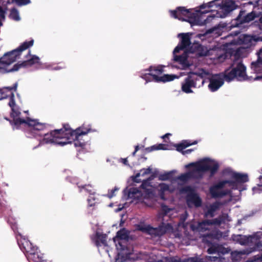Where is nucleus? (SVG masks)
I'll use <instances>...</instances> for the list:
<instances>
[{
	"label": "nucleus",
	"instance_id": "603ef678",
	"mask_svg": "<svg viewBox=\"0 0 262 262\" xmlns=\"http://www.w3.org/2000/svg\"><path fill=\"white\" fill-rule=\"evenodd\" d=\"M185 49L184 48H182V46L179 43L178 45L174 48L173 50V54L174 55H176L175 54L177 53H179L180 51Z\"/></svg>",
	"mask_w": 262,
	"mask_h": 262
},
{
	"label": "nucleus",
	"instance_id": "20e7f679",
	"mask_svg": "<svg viewBox=\"0 0 262 262\" xmlns=\"http://www.w3.org/2000/svg\"><path fill=\"white\" fill-rule=\"evenodd\" d=\"M34 44V40L26 41L20 45L17 49L5 53L3 57L0 58V63L5 65H9L19 58L21 53L32 46Z\"/></svg>",
	"mask_w": 262,
	"mask_h": 262
},
{
	"label": "nucleus",
	"instance_id": "dca6fc26",
	"mask_svg": "<svg viewBox=\"0 0 262 262\" xmlns=\"http://www.w3.org/2000/svg\"><path fill=\"white\" fill-rule=\"evenodd\" d=\"M129 232L125 229H121L117 232L116 236L113 238L118 249L124 250L125 246L122 244L121 240H128Z\"/></svg>",
	"mask_w": 262,
	"mask_h": 262
},
{
	"label": "nucleus",
	"instance_id": "a18cd8bd",
	"mask_svg": "<svg viewBox=\"0 0 262 262\" xmlns=\"http://www.w3.org/2000/svg\"><path fill=\"white\" fill-rule=\"evenodd\" d=\"M141 77L143 79L145 80L147 82L153 80L152 75H151L150 73L143 74L142 75H141Z\"/></svg>",
	"mask_w": 262,
	"mask_h": 262
},
{
	"label": "nucleus",
	"instance_id": "412c9836",
	"mask_svg": "<svg viewBox=\"0 0 262 262\" xmlns=\"http://www.w3.org/2000/svg\"><path fill=\"white\" fill-rule=\"evenodd\" d=\"M17 243L20 250L25 254L27 253L34 246L32 243H31L29 240L25 238L18 240Z\"/></svg>",
	"mask_w": 262,
	"mask_h": 262
},
{
	"label": "nucleus",
	"instance_id": "393cba45",
	"mask_svg": "<svg viewBox=\"0 0 262 262\" xmlns=\"http://www.w3.org/2000/svg\"><path fill=\"white\" fill-rule=\"evenodd\" d=\"M222 204L220 202H215L211 204L207 211L205 213V216L213 217L214 216V212L220 208Z\"/></svg>",
	"mask_w": 262,
	"mask_h": 262
},
{
	"label": "nucleus",
	"instance_id": "473e14b6",
	"mask_svg": "<svg viewBox=\"0 0 262 262\" xmlns=\"http://www.w3.org/2000/svg\"><path fill=\"white\" fill-rule=\"evenodd\" d=\"M9 17L16 21L20 20L18 11L15 8L11 9L9 14Z\"/></svg>",
	"mask_w": 262,
	"mask_h": 262
},
{
	"label": "nucleus",
	"instance_id": "f704fd0d",
	"mask_svg": "<svg viewBox=\"0 0 262 262\" xmlns=\"http://www.w3.org/2000/svg\"><path fill=\"white\" fill-rule=\"evenodd\" d=\"M261 52H262L261 49H260L259 52L257 53L258 58L257 60L255 62H252V66L255 68H259L260 67L259 65L262 64V58L260 57Z\"/></svg>",
	"mask_w": 262,
	"mask_h": 262
},
{
	"label": "nucleus",
	"instance_id": "f8f14e48",
	"mask_svg": "<svg viewBox=\"0 0 262 262\" xmlns=\"http://www.w3.org/2000/svg\"><path fill=\"white\" fill-rule=\"evenodd\" d=\"M193 166L194 168L187 172L182 173L179 176L178 179L180 181L186 182L191 179L201 178L202 174L199 173V171L196 170V164L195 163H190L187 167Z\"/></svg>",
	"mask_w": 262,
	"mask_h": 262
},
{
	"label": "nucleus",
	"instance_id": "b1692460",
	"mask_svg": "<svg viewBox=\"0 0 262 262\" xmlns=\"http://www.w3.org/2000/svg\"><path fill=\"white\" fill-rule=\"evenodd\" d=\"M107 235L106 234H101L99 233H97L96 234V237L95 239V245L99 247L101 246H104L105 247L107 246Z\"/></svg>",
	"mask_w": 262,
	"mask_h": 262
},
{
	"label": "nucleus",
	"instance_id": "c03bdc74",
	"mask_svg": "<svg viewBox=\"0 0 262 262\" xmlns=\"http://www.w3.org/2000/svg\"><path fill=\"white\" fill-rule=\"evenodd\" d=\"M186 262H206L203 258L191 257L186 259Z\"/></svg>",
	"mask_w": 262,
	"mask_h": 262
},
{
	"label": "nucleus",
	"instance_id": "c756f323",
	"mask_svg": "<svg viewBox=\"0 0 262 262\" xmlns=\"http://www.w3.org/2000/svg\"><path fill=\"white\" fill-rule=\"evenodd\" d=\"M159 194L162 199L164 200L165 192L169 190V186L165 183H161L159 185Z\"/></svg>",
	"mask_w": 262,
	"mask_h": 262
},
{
	"label": "nucleus",
	"instance_id": "1a4fd4ad",
	"mask_svg": "<svg viewBox=\"0 0 262 262\" xmlns=\"http://www.w3.org/2000/svg\"><path fill=\"white\" fill-rule=\"evenodd\" d=\"M15 125L17 126V129L22 124H26L29 127H31V131L34 135H38L40 133L45 132L46 125L45 124L40 123L36 120H32L30 118L27 119L18 118L14 120Z\"/></svg>",
	"mask_w": 262,
	"mask_h": 262
},
{
	"label": "nucleus",
	"instance_id": "de8ad7c7",
	"mask_svg": "<svg viewBox=\"0 0 262 262\" xmlns=\"http://www.w3.org/2000/svg\"><path fill=\"white\" fill-rule=\"evenodd\" d=\"M148 187H150L149 180H148V179L146 180H144L142 182V184L140 186V188L142 189L147 188Z\"/></svg>",
	"mask_w": 262,
	"mask_h": 262
},
{
	"label": "nucleus",
	"instance_id": "f03ea898",
	"mask_svg": "<svg viewBox=\"0 0 262 262\" xmlns=\"http://www.w3.org/2000/svg\"><path fill=\"white\" fill-rule=\"evenodd\" d=\"M201 72H189L181 83V90L186 94L193 93V89L202 86L205 82L204 78L207 73L202 70Z\"/></svg>",
	"mask_w": 262,
	"mask_h": 262
},
{
	"label": "nucleus",
	"instance_id": "8fccbe9b",
	"mask_svg": "<svg viewBox=\"0 0 262 262\" xmlns=\"http://www.w3.org/2000/svg\"><path fill=\"white\" fill-rule=\"evenodd\" d=\"M161 210L164 215H166L170 210V209L166 205H161Z\"/></svg>",
	"mask_w": 262,
	"mask_h": 262
},
{
	"label": "nucleus",
	"instance_id": "39448f33",
	"mask_svg": "<svg viewBox=\"0 0 262 262\" xmlns=\"http://www.w3.org/2000/svg\"><path fill=\"white\" fill-rule=\"evenodd\" d=\"M233 240L241 245L253 246L250 252L256 251L262 248V241L256 233L246 236L241 234L233 235Z\"/></svg>",
	"mask_w": 262,
	"mask_h": 262
},
{
	"label": "nucleus",
	"instance_id": "0e129e2a",
	"mask_svg": "<svg viewBox=\"0 0 262 262\" xmlns=\"http://www.w3.org/2000/svg\"><path fill=\"white\" fill-rule=\"evenodd\" d=\"M122 161L124 165H128V161H127V158L122 159Z\"/></svg>",
	"mask_w": 262,
	"mask_h": 262
},
{
	"label": "nucleus",
	"instance_id": "aec40b11",
	"mask_svg": "<svg viewBox=\"0 0 262 262\" xmlns=\"http://www.w3.org/2000/svg\"><path fill=\"white\" fill-rule=\"evenodd\" d=\"M228 217V215L226 214H223L220 215L218 217L213 219L212 220H206L202 222L203 225H217L220 226L222 223H224L226 219Z\"/></svg>",
	"mask_w": 262,
	"mask_h": 262
},
{
	"label": "nucleus",
	"instance_id": "680f3d73",
	"mask_svg": "<svg viewBox=\"0 0 262 262\" xmlns=\"http://www.w3.org/2000/svg\"><path fill=\"white\" fill-rule=\"evenodd\" d=\"M193 150V149H187V150L182 151V154L183 155L188 154L191 153Z\"/></svg>",
	"mask_w": 262,
	"mask_h": 262
},
{
	"label": "nucleus",
	"instance_id": "0eeeda50",
	"mask_svg": "<svg viewBox=\"0 0 262 262\" xmlns=\"http://www.w3.org/2000/svg\"><path fill=\"white\" fill-rule=\"evenodd\" d=\"M138 230L145 232L152 236H161L164 235L168 230L172 228L169 224L162 223L158 227L154 228L150 225H143L138 224L136 225Z\"/></svg>",
	"mask_w": 262,
	"mask_h": 262
},
{
	"label": "nucleus",
	"instance_id": "37998d69",
	"mask_svg": "<svg viewBox=\"0 0 262 262\" xmlns=\"http://www.w3.org/2000/svg\"><path fill=\"white\" fill-rule=\"evenodd\" d=\"M203 224L202 223H199L198 225H195L193 224H191L190 225V229L192 231H199L200 230V227L203 225Z\"/></svg>",
	"mask_w": 262,
	"mask_h": 262
},
{
	"label": "nucleus",
	"instance_id": "5fc2aeb1",
	"mask_svg": "<svg viewBox=\"0 0 262 262\" xmlns=\"http://www.w3.org/2000/svg\"><path fill=\"white\" fill-rule=\"evenodd\" d=\"M5 11L3 10L2 7L0 6V18L4 19L5 18Z\"/></svg>",
	"mask_w": 262,
	"mask_h": 262
},
{
	"label": "nucleus",
	"instance_id": "9d476101",
	"mask_svg": "<svg viewBox=\"0 0 262 262\" xmlns=\"http://www.w3.org/2000/svg\"><path fill=\"white\" fill-rule=\"evenodd\" d=\"M181 192L187 194L186 202L188 205L192 204L195 207L201 206L202 204V199L192 187L190 186H185L182 188Z\"/></svg>",
	"mask_w": 262,
	"mask_h": 262
},
{
	"label": "nucleus",
	"instance_id": "4d7b16f0",
	"mask_svg": "<svg viewBox=\"0 0 262 262\" xmlns=\"http://www.w3.org/2000/svg\"><path fill=\"white\" fill-rule=\"evenodd\" d=\"M17 87V83L16 82L14 84L13 86H8L6 87V89L9 90V91L14 90L15 91H16Z\"/></svg>",
	"mask_w": 262,
	"mask_h": 262
},
{
	"label": "nucleus",
	"instance_id": "3c124183",
	"mask_svg": "<svg viewBox=\"0 0 262 262\" xmlns=\"http://www.w3.org/2000/svg\"><path fill=\"white\" fill-rule=\"evenodd\" d=\"M14 94L12 93L10 100L9 102V105L11 107V109H12V108H14V106L15 105V100L14 99Z\"/></svg>",
	"mask_w": 262,
	"mask_h": 262
},
{
	"label": "nucleus",
	"instance_id": "7c9ffc66",
	"mask_svg": "<svg viewBox=\"0 0 262 262\" xmlns=\"http://www.w3.org/2000/svg\"><path fill=\"white\" fill-rule=\"evenodd\" d=\"M78 187L80 192H82L83 190H84L86 192L91 195H93L95 193L93 187L91 185L79 186Z\"/></svg>",
	"mask_w": 262,
	"mask_h": 262
},
{
	"label": "nucleus",
	"instance_id": "052dcab7",
	"mask_svg": "<svg viewBox=\"0 0 262 262\" xmlns=\"http://www.w3.org/2000/svg\"><path fill=\"white\" fill-rule=\"evenodd\" d=\"M206 258H207L208 260H209L211 261H215L219 258V257L217 256H208Z\"/></svg>",
	"mask_w": 262,
	"mask_h": 262
},
{
	"label": "nucleus",
	"instance_id": "6e6552de",
	"mask_svg": "<svg viewBox=\"0 0 262 262\" xmlns=\"http://www.w3.org/2000/svg\"><path fill=\"white\" fill-rule=\"evenodd\" d=\"M164 67L162 66H150L148 69L145 71H149L152 75V79L155 82H168L173 80L178 77L175 75L164 74L162 76H159L164 72Z\"/></svg>",
	"mask_w": 262,
	"mask_h": 262
},
{
	"label": "nucleus",
	"instance_id": "423d86ee",
	"mask_svg": "<svg viewBox=\"0 0 262 262\" xmlns=\"http://www.w3.org/2000/svg\"><path fill=\"white\" fill-rule=\"evenodd\" d=\"M234 64H232L230 67L232 68L231 70L229 71V69H227L225 72L224 78L227 82H230L234 78H236L238 80L245 79L246 67L241 62H238L235 67Z\"/></svg>",
	"mask_w": 262,
	"mask_h": 262
},
{
	"label": "nucleus",
	"instance_id": "864d4df0",
	"mask_svg": "<svg viewBox=\"0 0 262 262\" xmlns=\"http://www.w3.org/2000/svg\"><path fill=\"white\" fill-rule=\"evenodd\" d=\"M182 143H184L185 145H187V147L191 145H194L196 144L198 142L197 141H194L193 142L191 143L190 141L188 140H185L182 142Z\"/></svg>",
	"mask_w": 262,
	"mask_h": 262
},
{
	"label": "nucleus",
	"instance_id": "13d9d810",
	"mask_svg": "<svg viewBox=\"0 0 262 262\" xmlns=\"http://www.w3.org/2000/svg\"><path fill=\"white\" fill-rule=\"evenodd\" d=\"M169 262H186V259L182 261L180 258L177 259L174 257H172Z\"/></svg>",
	"mask_w": 262,
	"mask_h": 262
},
{
	"label": "nucleus",
	"instance_id": "2f4dec72",
	"mask_svg": "<svg viewBox=\"0 0 262 262\" xmlns=\"http://www.w3.org/2000/svg\"><path fill=\"white\" fill-rule=\"evenodd\" d=\"M151 172V169L150 167H148V168H143L140 170V172L139 173H137L134 178L133 179V180L134 182H139L137 180V178H139L140 176H144L147 174H149Z\"/></svg>",
	"mask_w": 262,
	"mask_h": 262
},
{
	"label": "nucleus",
	"instance_id": "79ce46f5",
	"mask_svg": "<svg viewBox=\"0 0 262 262\" xmlns=\"http://www.w3.org/2000/svg\"><path fill=\"white\" fill-rule=\"evenodd\" d=\"M39 251L38 248L37 246H34L33 248L29 251V252L25 254L26 257L27 259L29 258V256L30 255V254H34V253H35L36 252H38Z\"/></svg>",
	"mask_w": 262,
	"mask_h": 262
},
{
	"label": "nucleus",
	"instance_id": "2eb2a0df",
	"mask_svg": "<svg viewBox=\"0 0 262 262\" xmlns=\"http://www.w3.org/2000/svg\"><path fill=\"white\" fill-rule=\"evenodd\" d=\"M242 11H241L236 18L232 20L231 25L228 27L230 29L232 28L237 27L238 26L237 21L239 24H242L243 23H249L254 20L256 17L254 12H252L247 14L246 16H244L243 18L242 17Z\"/></svg>",
	"mask_w": 262,
	"mask_h": 262
},
{
	"label": "nucleus",
	"instance_id": "bb28decb",
	"mask_svg": "<svg viewBox=\"0 0 262 262\" xmlns=\"http://www.w3.org/2000/svg\"><path fill=\"white\" fill-rule=\"evenodd\" d=\"M231 178L238 183H244L248 181V177L247 174H242L233 172L231 175Z\"/></svg>",
	"mask_w": 262,
	"mask_h": 262
},
{
	"label": "nucleus",
	"instance_id": "9b49d317",
	"mask_svg": "<svg viewBox=\"0 0 262 262\" xmlns=\"http://www.w3.org/2000/svg\"><path fill=\"white\" fill-rule=\"evenodd\" d=\"M210 159L209 158H205L197 162L196 170L199 171V173L203 174L206 171H209L211 176H213L219 169V165L218 163H215L213 165L211 166L209 164Z\"/></svg>",
	"mask_w": 262,
	"mask_h": 262
},
{
	"label": "nucleus",
	"instance_id": "4c0bfd02",
	"mask_svg": "<svg viewBox=\"0 0 262 262\" xmlns=\"http://www.w3.org/2000/svg\"><path fill=\"white\" fill-rule=\"evenodd\" d=\"M221 248L219 246L212 245L208 249L207 252L209 254L219 253L220 252Z\"/></svg>",
	"mask_w": 262,
	"mask_h": 262
},
{
	"label": "nucleus",
	"instance_id": "4468645a",
	"mask_svg": "<svg viewBox=\"0 0 262 262\" xmlns=\"http://www.w3.org/2000/svg\"><path fill=\"white\" fill-rule=\"evenodd\" d=\"M224 187V183L222 181L211 186L209 189V191L212 198L215 199L221 198L227 195L228 194V191L221 190Z\"/></svg>",
	"mask_w": 262,
	"mask_h": 262
},
{
	"label": "nucleus",
	"instance_id": "5701e85b",
	"mask_svg": "<svg viewBox=\"0 0 262 262\" xmlns=\"http://www.w3.org/2000/svg\"><path fill=\"white\" fill-rule=\"evenodd\" d=\"M128 196L130 198L141 201L144 198L143 192L138 188L133 187L128 191Z\"/></svg>",
	"mask_w": 262,
	"mask_h": 262
},
{
	"label": "nucleus",
	"instance_id": "a19ab883",
	"mask_svg": "<svg viewBox=\"0 0 262 262\" xmlns=\"http://www.w3.org/2000/svg\"><path fill=\"white\" fill-rule=\"evenodd\" d=\"M222 182L224 183V186H225L226 184H229V186H231L232 187V188H236L237 183L235 180H224L222 181Z\"/></svg>",
	"mask_w": 262,
	"mask_h": 262
},
{
	"label": "nucleus",
	"instance_id": "ea45409f",
	"mask_svg": "<svg viewBox=\"0 0 262 262\" xmlns=\"http://www.w3.org/2000/svg\"><path fill=\"white\" fill-rule=\"evenodd\" d=\"M174 60L180 63H184L187 60L185 55H174Z\"/></svg>",
	"mask_w": 262,
	"mask_h": 262
},
{
	"label": "nucleus",
	"instance_id": "4be33fe9",
	"mask_svg": "<svg viewBox=\"0 0 262 262\" xmlns=\"http://www.w3.org/2000/svg\"><path fill=\"white\" fill-rule=\"evenodd\" d=\"M208 88L211 92L217 91L223 84L224 80L221 78L210 79Z\"/></svg>",
	"mask_w": 262,
	"mask_h": 262
},
{
	"label": "nucleus",
	"instance_id": "72a5a7b5",
	"mask_svg": "<svg viewBox=\"0 0 262 262\" xmlns=\"http://www.w3.org/2000/svg\"><path fill=\"white\" fill-rule=\"evenodd\" d=\"M172 171H169L163 174H161L159 176V180L161 181H166L170 180L172 177Z\"/></svg>",
	"mask_w": 262,
	"mask_h": 262
},
{
	"label": "nucleus",
	"instance_id": "338daca9",
	"mask_svg": "<svg viewBox=\"0 0 262 262\" xmlns=\"http://www.w3.org/2000/svg\"><path fill=\"white\" fill-rule=\"evenodd\" d=\"M238 34H239V32H237V31H236L234 32L233 34V33H231L230 35H232V36H233V35L237 36Z\"/></svg>",
	"mask_w": 262,
	"mask_h": 262
},
{
	"label": "nucleus",
	"instance_id": "e433bc0d",
	"mask_svg": "<svg viewBox=\"0 0 262 262\" xmlns=\"http://www.w3.org/2000/svg\"><path fill=\"white\" fill-rule=\"evenodd\" d=\"M31 3L30 0H11L10 2L8 1V3H15L18 6H23L29 4Z\"/></svg>",
	"mask_w": 262,
	"mask_h": 262
},
{
	"label": "nucleus",
	"instance_id": "c85d7f7f",
	"mask_svg": "<svg viewBox=\"0 0 262 262\" xmlns=\"http://www.w3.org/2000/svg\"><path fill=\"white\" fill-rule=\"evenodd\" d=\"M167 145L164 144H159L158 145H154L150 147H146L145 148V151L146 153L151 152L154 150H166L167 149Z\"/></svg>",
	"mask_w": 262,
	"mask_h": 262
},
{
	"label": "nucleus",
	"instance_id": "c9c22d12",
	"mask_svg": "<svg viewBox=\"0 0 262 262\" xmlns=\"http://www.w3.org/2000/svg\"><path fill=\"white\" fill-rule=\"evenodd\" d=\"M143 193L145 199H147L154 196L153 190L151 187L143 189Z\"/></svg>",
	"mask_w": 262,
	"mask_h": 262
},
{
	"label": "nucleus",
	"instance_id": "a878e982",
	"mask_svg": "<svg viewBox=\"0 0 262 262\" xmlns=\"http://www.w3.org/2000/svg\"><path fill=\"white\" fill-rule=\"evenodd\" d=\"M179 37H181V40L179 43L182 48L186 49L191 45L190 37L189 33H180L178 35Z\"/></svg>",
	"mask_w": 262,
	"mask_h": 262
},
{
	"label": "nucleus",
	"instance_id": "09e8293b",
	"mask_svg": "<svg viewBox=\"0 0 262 262\" xmlns=\"http://www.w3.org/2000/svg\"><path fill=\"white\" fill-rule=\"evenodd\" d=\"M187 147V145H185L184 143H181L176 145L177 150L178 151H180L182 153V151H184V149Z\"/></svg>",
	"mask_w": 262,
	"mask_h": 262
},
{
	"label": "nucleus",
	"instance_id": "69168bd1",
	"mask_svg": "<svg viewBox=\"0 0 262 262\" xmlns=\"http://www.w3.org/2000/svg\"><path fill=\"white\" fill-rule=\"evenodd\" d=\"M156 177V174L155 173H152V174L151 176L150 177L148 178V180L150 181V180H152Z\"/></svg>",
	"mask_w": 262,
	"mask_h": 262
},
{
	"label": "nucleus",
	"instance_id": "774afa93",
	"mask_svg": "<svg viewBox=\"0 0 262 262\" xmlns=\"http://www.w3.org/2000/svg\"><path fill=\"white\" fill-rule=\"evenodd\" d=\"M139 146L138 145H136L135 146V150L134 151H135V152H137L139 150Z\"/></svg>",
	"mask_w": 262,
	"mask_h": 262
},
{
	"label": "nucleus",
	"instance_id": "bf43d9fd",
	"mask_svg": "<svg viewBox=\"0 0 262 262\" xmlns=\"http://www.w3.org/2000/svg\"><path fill=\"white\" fill-rule=\"evenodd\" d=\"M220 0H215L207 3L208 9L212 8L215 4V2H218Z\"/></svg>",
	"mask_w": 262,
	"mask_h": 262
},
{
	"label": "nucleus",
	"instance_id": "6e6d98bb",
	"mask_svg": "<svg viewBox=\"0 0 262 262\" xmlns=\"http://www.w3.org/2000/svg\"><path fill=\"white\" fill-rule=\"evenodd\" d=\"M118 190V189L117 188L115 187L111 190V193L108 194V197L109 198H112V197H113L115 195V192Z\"/></svg>",
	"mask_w": 262,
	"mask_h": 262
},
{
	"label": "nucleus",
	"instance_id": "e2e57ef3",
	"mask_svg": "<svg viewBox=\"0 0 262 262\" xmlns=\"http://www.w3.org/2000/svg\"><path fill=\"white\" fill-rule=\"evenodd\" d=\"M257 260H262V253L261 254L260 256H258V257L255 258L254 261H256ZM248 262H253V260L250 261L249 260H248Z\"/></svg>",
	"mask_w": 262,
	"mask_h": 262
},
{
	"label": "nucleus",
	"instance_id": "58836bf2",
	"mask_svg": "<svg viewBox=\"0 0 262 262\" xmlns=\"http://www.w3.org/2000/svg\"><path fill=\"white\" fill-rule=\"evenodd\" d=\"M11 111H12V112L11 113L10 116H11V117L13 118V119L12 122L13 123V124L17 127V126L15 125L14 120L19 118H17V117L20 115V113L18 111L15 110L14 109V108H12V109H11Z\"/></svg>",
	"mask_w": 262,
	"mask_h": 262
},
{
	"label": "nucleus",
	"instance_id": "49530a36",
	"mask_svg": "<svg viewBox=\"0 0 262 262\" xmlns=\"http://www.w3.org/2000/svg\"><path fill=\"white\" fill-rule=\"evenodd\" d=\"M87 201H88L89 207L95 206L96 202H95V198L94 197L90 196Z\"/></svg>",
	"mask_w": 262,
	"mask_h": 262
},
{
	"label": "nucleus",
	"instance_id": "cd10ccee",
	"mask_svg": "<svg viewBox=\"0 0 262 262\" xmlns=\"http://www.w3.org/2000/svg\"><path fill=\"white\" fill-rule=\"evenodd\" d=\"M28 260L29 262H47L43 259L42 254L39 251L33 255L30 254Z\"/></svg>",
	"mask_w": 262,
	"mask_h": 262
},
{
	"label": "nucleus",
	"instance_id": "f3484780",
	"mask_svg": "<svg viewBox=\"0 0 262 262\" xmlns=\"http://www.w3.org/2000/svg\"><path fill=\"white\" fill-rule=\"evenodd\" d=\"M68 139L67 144L72 143L73 142L74 146L76 147H80L81 149H84L86 142L82 139V136H78L73 135L72 134H67L66 133V139Z\"/></svg>",
	"mask_w": 262,
	"mask_h": 262
},
{
	"label": "nucleus",
	"instance_id": "a211bd4d",
	"mask_svg": "<svg viewBox=\"0 0 262 262\" xmlns=\"http://www.w3.org/2000/svg\"><path fill=\"white\" fill-rule=\"evenodd\" d=\"M64 131L67 133V134H72L79 136H82V135H86L89 132L91 131V128H85L83 126L80 127L74 130L72 129L68 124H64Z\"/></svg>",
	"mask_w": 262,
	"mask_h": 262
},
{
	"label": "nucleus",
	"instance_id": "6ab92c4d",
	"mask_svg": "<svg viewBox=\"0 0 262 262\" xmlns=\"http://www.w3.org/2000/svg\"><path fill=\"white\" fill-rule=\"evenodd\" d=\"M225 14H228L235 9L237 5L233 0H222L221 4H217Z\"/></svg>",
	"mask_w": 262,
	"mask_h": 262
},
{
	"label": "nucleus",
	"instance_id": "ddd939ff",
	"mask_svg": "<svg viewBox=\"0 0 262 262\" xmlns=\"http://www.w3.org/2000/svg\"><path fill=\"white\" fill-rule=\"evenodd\" d=\"M39 58L36 55H32V57L26 60L21 62H18L14 64L9 72L17 71L21 68H28L39 62Z\"/></svg>",
	"mask_w": 262,
	"mask_h": 262
},
{
	"label": "nucleus",
	"instance_id": "7ed1b4c3",
	"mask_svg": "<svg viewBox=\"0 0 262 262\" xmlns=\"http://www.w3.org/2000/svg\"><path fill=\"white\" fill-rule=\"evenodd\" d=\"M39 136H43V138L40 141L42 144L54 143L61 146L67 144L68 139H66V132L64 131V124L63 127L59 129H54L48 132L40 133Z\"/></svg>",
	"mask_w": 262,
	"mask_h": 262
},
{
	"label": "nucleus",
	"instance_id": "f257e3e1",
	"mask_svg": "<svg viewBox=\"0 0 262 262\" xmlns=\"http://www.w3.org/2000/svg\"><path fill=\"white\" fill-rule=\"evenodd\" d=\"M198 9L192 12L190 10L186 9L185 7H179L177 9L170 11L171 16L174 18L180 19L182 16L187 17L186 21L189 23L191 26H202L211 21L216 16L215 15H208L205 19H202L203 15L210 12L209 10L202 11V9H208L207 3H203L201 5Z\"/></svg>",
	"mask_w": 262,
	"mask_h": 262
}]
</instances>
